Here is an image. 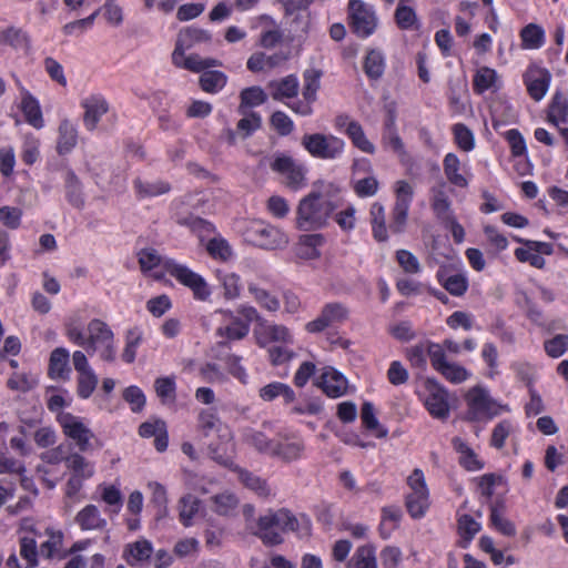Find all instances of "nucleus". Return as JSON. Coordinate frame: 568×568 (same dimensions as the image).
I'll list each match as a JSON object with an SVG mask.
<instances>
[{
    "mask_svg": "<svg viewBox=\"0 0 568 568\" xmlns=\"http://www.w3.org/2000/svg\"><path fill=\"white\" fill-rule=\"evenodd\" d=\"M317 189L302 197L296 207L295 225L301 231H316L324 227L335 210L333 202L325 197L322 189H333V184H315Z\"/></svg>",
    "mask_w": 568,
    "mask_h": 568,
    "instance_id": "1",
    "label": "nucleus"
},
{
    "mask_svg": "<svg viewBox=\"0 0 568 568\" xmlns=\"http://www.w3.org/2000/svg\"><path fill=\"white\" fill-rule=\"evenodd\" d=\"M297 529V518L290 510L282 508L276 511L268 510L260 516L253 535L258 537L265 546H277L284 541L283 532Z\"/></svg>",
    "mask_w": 568,
    "mask_h": 568,
    "instance_id": "2",
    "label": "nucleus"
},
{
    "mask_svg": "<svg viewBox=\"0 0 568 568\" xmlns=\"http://www.w3.org/2000/svg\"><path fill=\"white\" fill-rule=\"evenodd\" d=\"M88 336L84 337L89 354L99 352L101 359L113 362L115 359L114 334L109 325L99 318L89 322Z\"/></svg>",
    "mask_w": 568,
    "mask_h": 568,
    "instance_id": "3",
    "label": "nucleus"
},
{
    "mask_svg": "<svg viewBox=\"0 0 568 568\" xmlns=\"http://www.w3.org/2000/svg\"><path fill=\"white\" fill-rule=\"evenodd\" d=\"M164 270L180 284L190 288L195 300L207 301L210 298L212 292L207 282L186 265L178 263L172 258H166Z\"/></svg>",
    "mask_w": 568,
    "mask_h": 568,
    "instance_id": "4",
    "label": "nucleus"
},
{
    "mask_svg": "<svg viewBox=\"0 0 568 568\" xmlns=\"http://www.w3.org/2000/svg\"><path fill=\"white\" fill-rule=\"evenodd\" d=\"M348 19L352 31L359 38L372 36L378 26L373 6L362 0L348 1Z\"/></svg>",
    "mask_w": 568,
    "mask_h": 568,
    "instance_id": "5",
    "label": "nucleus"
},
{
    "mask_svg": "<svg viewBox=\"0 0 568 568\" xmlns=\"http://www.w3.org/2000/svg\"><path fill=\"white\" fill-rule=\"evenodd\" d=\"M302 145L314 158L334 160L343 153L345 142L332 134L313 133L302 138Z\"/></svg>",
    "mask_w": 568,
    "mask_h": 568,
    "instance_id": "6",
    "label": "nucleus"
},
{
    "mask_svg": "<svg viewBox=\"0 0 568 568\" xmlns=\"http://www.w3.org/2000/svg\"><path fill=\"white\" fill-rule=\"evenodd\" d=\"M67 469L71 473L65 485V497L75 498L83 487V483L94 475V464L80 453H71L67 456Z\"/></svg>",
    "mask_w": 568,
    "mask_h": 568,
    "instance_id": "7",
    "label": "nucleus"
},
{
    "mask_svg": "<svg viewBox=\"0 0 568 568\" xmlns=\"http://www.w3.org/2000/svg\"><path fill=\"white\" fill-rule=\"evenodd\" d=\"M244 234L248 242L265 250L281 248L288 243L281 230L263 222L251 223Z\"/></svg>",
    "mask_w": 568,
    "mask_h": 568,
    "instance_id": "8",
    "label": "nucleus"
},
{
    "mask_svg": "<svg viewBox=\"0 0 568 568\" xmlns=\"http://www.w3.org/2000/svg\"><path fill=\"white\" fill-rule=\"evenodd\" d=\"M407 484L412 489L406 497L407 510L413 518H420L429 507V494L423 471L414 469L407 478Z\"/></svg>",
    "mask_w": 568,
    "mask_h": 568,
    "instance_id": "9",
    "label": "nucleus"
},
{
    "mask_svg": "<svg viewBox=\"0 0 568 568\" xmlns=\"http://www.w3.org/2000/svg\"><path fill=\"white\" fill-rule=\"evenodd\" d=\"M209 452L216 463L231 468L237 474L239 480L248 489L255 491L261 497H267L271 495V488L268 487L265 479L260 476L243 469L236 466L231 457L224 456L219 452L217 447H214L212 444L209 445Z\"/></svg>",
    "mask_w": 568,
    "mask_h": 568,
    "instance_id": "10",
    "label": "nucleus"
},
{
    "mask_svg": "<svg viewBox=\"0 0 568 568\" xmlns=\"http://www.w3.org/2000/svg\"><path fill=\"white\" fill-rule=\"evenodd\" d=\"M58 422L63 434L74 442L80 452L92 449V439L95 438L94 434L80 417L71 413H61L58 416Z\"/></svg>",
    "mask_w": 568,
    "mask_h": 568,
    "instance_id": "11",
    "label": "nucleus"
},
{
    "mask_svg": "<svg viewBox=\"0 0 568 568\" xmlns=\"http://www.w3.org/2000/svg\"><path fill=\"white\" fill-rule=\"evenodd\" d=\"M349 317L348 307L339 302L325 304L318 316L305 325L308 333H321L329 327H337L345 323Z\"/></svg>",
    "mask_w": 568,
    "mask_h": 568,
    "instance_id": "12",
    "label": "nucleus"
},
{
    "mask_svg": "<svg viewBox=\"0 0 568 568\" xmlns=\"http://www.w3.org/2000/svg\"><path fill=\"white\" fill-rule=\"evenodd\" d=\"M271 169L285 176V185L298 191L306 186V169L304 165L294 161L293 158L285 154H277L271 163Z\"/></svg>",
    "mask_w": 568,
    "mask_h": 568,
    "instance_id": "13",
    "label": "nucleus"
},
{
    "mask_svg": "<svg viewBox=\"0 0 568 568\" xmlns=\"http://www.w3.org/2000/svg\"><path fill=\"white\" fill-rule=\"evenodd\" d=\"M468 412L473 419L493 418L497 408L486 390L474 387L467 394Z\"/></svg>",
    "mask_w": 568,
    "mask_h": 568,
    "instance_id": "14",
    "label": "nucleus"
},
{
    "mask_svg": "<svg viewBox=\"0 0 568 568\" xmlns=\"http://www.w3.org/2000/svg\"><path fill=\"white\" fill-rule=\"evenodd\" d=\"M551 80L550 72L537 65H530L525 74L524 82L531 99L540 101L548 91Z\"/></svg>",
    "mask_w": 568,
    "mask_h": 568,
    "instance_id": "15",
    "label": "nucleus"
},
{
    "mask_svg": "<svg viewBox=\"0 0 568 568\" xmlns=\"http://www.w3.org/2000/svg\"><path fill=\"white\" fill-rule=\"evenodd\" d=\"M196 430L201 438L216 435L222 440L231 439V433L213 409H202L197 416Z\"/></svg>",
    "mask_w": 568,
    "mask_h": 568,
    "instance_id": "16",
    "label": "nucleus"
},
{
    "mask_svg": "<svg viewBox=\"0 0 568 568\" xmlns=\"http://www.w3.org/2000/svg\"><path fill=\"white\" fill-rule=\"evenodd\" d=\"M270 281L268 275H258L256 280L247 282V291L262 308L268 312H277L281 307L280 300L264 286Z\"/></svg>",
    "mask_w": 568,
    "mask_h": 568,
    "instance_id": "17",
    "label": "nucleus"
},
{
    "mask_svg": "<svg viewBox=\"0 0 568 568\" xmlns=\"http://www.w3.org/2000/svg\"><path fill=\"white\" fill-rule=\"evenodd\" d=\"M81 106L84 109L83 124L88 131H94L101 118L109 111V103L102 94L87 97Z\"/></svg>",
    "mask_w": 568,
    "mask_h": 568,
    "instance_id": "18",
    "label": "nucleus"
},
{
    "mask_svg": "<svg viewBox=\"0 0 568 568\" xmlns=\"http://www.w3.org/2000/svg\"><path fill=\"white\" fill-rule=\"evenodd\" d=\"M425 406L433 417L438 419L447 418L449 415L447 390L437 383H428Z\"/></svg>",
    "mask_w": 568,
    "mask_h": 568,
    "instance_id": "19",
    "label": "nucleus"
},
{
    "mask_svg": "<svg viewBox=\"0 0 568 568\" xmlns=\"http://www.w3.org/2000/svg\"><path fill=\"white\" fill-rule=\"evenodd\" d=\"M305 448V442L302 437L297 435L283 436L275 443L272 456L285 463H292L303 457Z\"/></svg>",
    "mask_w": 568,
    "mask_h": 568,
    "instance_id": "20",
    "label": "nucleus"
},
{
    "mask_svg": "<svg viewBox=\"0 0 568 568\" xmlns=\"http://www.w3.org/2000/svg\"><path fill=\"white\" fill-rule=\"evenodd\" d=\"M317 386L321 387L328 397L338 398L346 394L348 384L342 373L333 367H325Z\"/></svg>",
    "mask_w": 568,
    "mask_h": 568,
    "instance_id": "21",
    "label": "nucleus"
},
{
    "mask_svg": "<svg viewBox=\"0 0 568 568\" xmlns=\"http://www.w3.org/2000/svg\"><path fill=\"white\" fill-rule=\"evenodd\" d=\"M273 100L283 101L297 95L300 82L296 75L290 74L280 80H272L266 85Z\"/></svg>",
    "mask_w": 568,
    "mask_h": 568,
    "instance_id": "22",
    "label": "nucleus"
},
{
    "mask_svg": "<svg viewBox=\"0 0 568 568\" xmlns=\"http://www.w3.org/2000/svg\"><path fill=\"white\" fill-rule=\"evenodd\" d=\"M256 342L264 347L271 342L292 343V335L288 328L281 324L261 323L260 329L255 331Z\"/></svg>",
    "mask_w": 568,
    "mask_h": 568,
    "instance_id": "23",
    "label": "nucleus"
},
{
    "mask_svg": "<svg viewBox=\"0 0 568 568\" xmlns=\"http://www.w3.org/2000/svg\"><path fill=\"white\" fill-rule=\"evenodd\" d=\"M430 206L436 217L443 223L455 216L452 211V202L445 191V184L434 186L430 190Z\"/></svg>",
    "mask_w": 568,
    "mask_h": 568,
    "instance_id": "24",
    "label": "nucleus"
},
{
    "mask_svg": "<svg viewBox=\"0 0 568 568\" xmlns=\"http://www.w3.org/2000/svg\"><path fill=\"white\" fill-rule=\"evenodd\" d=\"M78 143V129L68 119L60 122L58 128L57 152L60 155L70 153Z\"/></svg>",
    "mask_w": 568,
    "mask_h": 568,
    "instance_id": "25",
    "label": "nucleus"
},
{
    "mask_svg": "<svg viewBox=\"0 0 568 568\" xmlns=\"http://www.w3.org/2000/svg\"><path fill=\"white\" fill-rule=\"evenodd\" d=\"M75 523L82 530H103L106 520L101 516L95 505H87L75 516Z\"/></svg>",
    "mask_w": 568,
    "mask_h": 568,
    "instance_id": "26",
    "label": "nucleus"
},
{
    "mask_svg": "<svg viewBox=\"0 0 568 568\" xmlns=\"http://www.w3.org/2000/svg\"><path fill=\"white\" fill-rule=\"evenodd\" d=\"M437 280L454 296H463L468 290V280L460 273L449 274L446 270H439L437 272Z\"/></svg>",
    "mask_w": 568,
    "mask_h": 568,
    "instance_id": "27",
    "label": "nucleus"
},
{
    "mask_svg": "<svg viewBox=\"0 0 568 568\" xmlns=\"http://www.w3.org/2000/svg\"><path fill=\"white\" fill-rule=\"evenodd\" d=\"M21 110L24 114L26 121L36 129L44 126L42 111L38 100L28 91L22 93Z\"/></svg>",
    "mask_w": 568,
    "mask_h": 568,
    "instance_id": "28",
    "label": "nucleus"
},
{
    "mask_svg": "<svg viewBox=\"0 0 568 568\" xmlns=\"http://www.w3.org/2000/svg\"><path fill=\"white\" fill-rule=\"evenodd\" d=\"M65 197L75 209L82 210L85 205V196L82 184L73 171H68L64 180Z\"/></svg>",
    "mask_w": 568,
    "mask_h": 568,
    "instance_id": "29",
    "label": "nucleus"
},
{
    "mask_svg": "<svg viewBox=\"0 0 568 568\" xmlns=\"http://www.w3.org/2000/svg\"><path fill=\"white\" fill-rule=\"evenodd\" d=\"M548 121L556 126L560 124H568V98L561 93L556 92L548 106Z\"/></svg>",
    "mask_w": 568,
    "mask_h": 568,
    "instance_id": "30",
    "label": "nucleus"
},
{
    "mask_svg": "<svg viewBox=\"0 0 568 568\" xmlns=\"http://www.w3.org/2000/svg\"><path fill=\"white\" fill-rule=\"evenodd\" d=\"M69 352L63 347L52 351L49 362V375L52 378H68L70 374Z\"/></svg>",
    "mask_w": 568,
    "mask_h": 568,
    "instance_id": "31",
    "label": "nucleus"
},
{
    "mask_svg": "<svg viewBox=\"0 0 568 568\" xmlns=\"http://www.w3.org/2000/svg\"><path fill=\"white\" fill-rule=\"evenodd\" d=\"M133 187L139 199L159 196L169 193L171 190L170 183L165 181L156 180L153 182H146L140 178H136L133 181Z\"/></svg>",
    "mask_w": 568,
    "mask_h": 568,
    "instance_id": "32",
    "label": "nucleus"
},
{
    "mask_svg": "<svg viewBox=\"0 0 568 568\" xmlns=\"http://www.w3.org/2000/svg\"><path fill=\"white\" fill-rule=\"evenodd\" d=\"M241 103L239 105V112L242 115L247 114L250 108L258 106L266 102L267 94L265 91L257 85L246 88L240 93Z\"/></svg>",
    "mask_w": 568,
    "mask_h": 568,
    "instance_id": "33",
    "label": "nucleus"
},
{
    "mask_svg": "<svg viewBox=\"0 0 568 568\" xmlns=\"http://www.w3.org/2000/svg\"><path fill=\"white\" fill-rule=\"evenodd\" d=\"M453 446L459 453V463L467 470L475 471L484 467V463L477 458L475 452L460 438L453 439Z\"/></svg>",
    "mask_w": 568,
    "mask_h": 568,
    "instance_id": "34",
    "label": "nucleus"
},
{
    "mask_svg": "<svg viewBox=\"0 0 568 568\" xmlns=\"http://www.w3.org/2000/svg\"><path fill=\"white\" fill-rule=\"evenodd\" d=\"M443 165L444 173L452 184L458 187H466L468 185L467 179L460 173V161L456 154H446Z\"/></svg>",
    "mask_w": 568,
    "mask_h": 568,
    "instance_id": "35",
    "label": "nucleus"
},
{
    "mask_svg": "<svg viewBox=\"0 0 568 568\" xmlns=\"http://www.w3.org/2000/svg\"><path fill=\"white\" fill-rule=\"evenodd\" d=\"M286 60V57L281 53L266 55L263 52L252 54L247 60V69L252 72L263 71L265 68L273 69Z\"/></svg>",
    "mask_w": 568,
    "mask_h": 568,
    "instance_id": "36",
    "label": "nucleus"
},
{
    "mask_svg": "<svg viewBox=\"0 0 568 568\" xmlns=\"http://www.w3.org/2000/svg\"><path fill=\"white\" fill-rule=\"evenodd\" d=\"M361 419L364 427L374 432L377 438H385L388 434V430L382 426L375 415V407L371 402H365L361 408Z\"/></svg>",
    "mask_w": 568,
    "mask_h": 568,
    "instance_id": "37",
    "label": "nucleus"
},
{
    "mask_svg": "<svg viewBox=\"0 0 568 568\" xmlns=\"http://www.w3.org/2000/svg\"><path fill=\"white\" fill-rule=\"evenodd\" d=\"M364 71L372 80L382 78L385 71V57L379 50L372 49L367 52L364 61Z\"/></svg>",
    "mask_w": 568,
    "mask_h": 568,
    "instance_id": "38",
    "label": "nucleus"
},
{
    "mask_svg": "<svg viewBox=\"0 0 568 568\" xmlns=\"http://www.w3.org/2000/svg\"><path fill=\"white\" fill-rule=\"evenodd\" d=\"M481 529V525L469 515H462L458 518V532L460 536L459 547L467 548L476 534Z\"/></svg>",
    "mask_w": 568,
    "mask_h": 568,
    "instance_id": "39",
    "label": "nucleus"
},
{
    "mask_svg": "<svg viewBox=\"0 0 568 568\" xmlns=\"http://www.w3.org/2000/svg\"><path fill=\"white\" fill-rule=\"evenodd\" d=\"M227 82L225 73L215 70H205L200 79L199 83L203 91L207 93H216L222 90Z\"/></svg>",
    "mask_w": 568,
    "mask_h": 568,
    "instance_id": "40",
    "label": "nucleus"
},
{
    "mask_svg": "<svg viewBox=\"0 0 568 568\" xmlns=\"http://www.w3.org/2000/svg\"><path fill=\"white\" fill-rule=\"evenodd\" d=\"M154 389L161 403L174 404L176 400V384L173 376L159 377L154 382Z\"/></svg>",
    "mask_w": 568,
    "mask_h": 568,
    "instance_id": "41",
    "label": "nucleus"
},
{
    "mask_svg": "<svg viewBox=\"0 0 568 568\" xmlns=\"http://www.w3.org/2000/svg\"><path fill=\"white\" fill-rule=\"evenodd\" d=\"M321 77L322 71L317 69H307L304 71L302 95L305 100H317V92L321 88Z\"/></svg>",
    "mask_w": 568,
    "mask_h": 568,
    "instance_id": "42",
    "label": "nucleus"
},
{
    "mask_svg": "<svg viewBox=\"0 0 568 568\" xmlns=\"http://www.w3.org/2000/svg\"><path fill=\"white\" fill-rule=\"evenodd\" d=\"M352 568H377L376 549L373 545L359 546L351 560Z\"/></svg>",
    "mask_w": 568,
    "mask_h": 568,
    "instance_id": "43",
    "label": "nucleus"
},
{
    "mask_svg": "<svg viewBox=\"0 0 568 568\" xmlns=\"http://www.w3.org/2000/svg\"><path fill=\"white\" fill-rule=\"evenodd\" d=\"M346 134L351 139L354 146H356L362 152L374 154L375 146L374 144L366 138L363 126L359 122L351 123L349 128H346Z\"/></svg>",
    "mask_w": 568,
    "mask_h": 568,
    "instance_id": "44",
    "label": "nucleus"
},
{
    "mask_svg": "<svg viewBox=\"0 0 568 568\" xmlns=\"http://www.w3.org/2000/svg\"><path fill=\"white\" fill-rule=\"evenodd\" d=\"M211 499L214 504L213 510L221 516H227L233 513L240 503L236 495L229 490L214 495Z\"/></svg>",
    "mask_w": 568,
    "mask_h": 568,
    "instance_id": "45",
    "label": "nucleus"
},
{
    "mask_svg": "<svg viewBox=\"0 0 568 568\" xmlns=\"http://www.w3.org/2000/svg\"><path fill=\"white\" fill-rule=\"evenodd\" d=\"M244 442L257 452L272 456L275 443L268 439L262 432L247 429L243 435Z\"/></svg>",
    "mask_w": 568,
    "mask_h": 568,
    "instance_id": "46",
    "label": "nucleus"
},
{
    "mask_svg": "<svg viewBox=\"0 0 568 568\" xmlns=\"http://www.w3.org/2000/svg\"><path fill=\"white\" fill-rule=\"evenodd\" d=\"M45 535L48 536V539L41 544L40 552L47 558H52L62 549L63 534L60 530L47 528Z\"/></svg>",
    "mask_w": 568,
    "mask_h": 568,
    "instance_id": "47",
    "label": "nucleus"
},
{
    "mask_svg": "<svg viewBox=\"0 0 568 568\" xmlns=\"http://www.w3.org/2000/svg\"><path fill=\"white\" fill-rule=\"evenodd\" d=\"M520 37L524 48L538 49L544 43L545 33L541 27L530 23L521 30Z\"/></svg>",
    "mask_w": 568,
    "mask_h": 568,
    "instance_id": "48",
    "label": "nucleus"
},
{
    "mask_svg": "<svg viewBox=\"0 0 568 568\" xmlns=\"http://www.w3.org/2000/svg\"><path fill=\"white\" fill-rule=\"evenodd\" d=\"M206 251L211 257L221 261H227L232 257V248L226 240L214 236L206 243Z\"/></svg>",
    "mask_w": 568,
    "mask_h": 568,
    "instance_id": "49",
    "label": "nucleus"
},
{
    "mask_svg": "<svg viewBox=\"0 0 568 568\" xmlns=\"http://www.w3.org/2000/svg\"><path fill=\"white\" fill-rule=\"evenodd\" d=\"M142 342V332L138 328H131L128 331L125 338V346L122 352V359L131 364L135 361L136 349Z\"/></svg>",
    "mask_w": 568,
    "mask_h": 568,
    "instance_id": "50",
    "label": "nucleus"
},
{
    "mask_svg": "<svg viewBox=\"0 0 568 568\" xmlns=\"http://www.w3.org/2000/svg\"><path fill=\"white\" fill-rule=\"evenodd\" d=\"M219 280L224 288V297L226 300L237 298L241 294V278L236 273H219Z\"/></svg>",
    "mask_w": 568,
    "mask_h": 568,
    "instance_id": "51",
    "label": "nucleus"
},
{
    "mask_svg": "<svg viewBox=\"0 0 568 568\" xmlns=\"http://www.w3.org/2000/svg\"><path fill=\"white\" fill-rule=\"evenodd\" d=\"M38 385V378L27 373H14L7 382V386L12 390L27 393Z\"/></svg>",
    "mask_w": 568,
    "mask_h": 568,
    "instance_id": "52",
    "label": "nucleus"
},
{
    "mask_svg": "<svg viewBox=\"0 0 568 568\" xmlns=\"http://www.w3.org/2000/svg\"><path fill=\"white\" fill-rule=\"evenodd\" d=\"M20 556L27 561L29 567L38 566V544L34 537L22 536L19 540Z\"/></svg>",
    "mask_w": 568,
    "mask_h": 568,
    "instance_id": "53",
    "label": "nucleus"
},
{
    "mask_svg": "<svg viewBox=\"0 0 568 568\" xmlns=\"http://www.w3.org/2000/svg\"><path fill=\"white\" fill-rule=\"evenodd\" d=\"M453 134L458 148L465 152H469L475 148V139L473 132L463 123L453 126Z\"/></svg>",
    "mask_w": 568,
    "mask_h": 568,
    "instance_id": "54",
    "label": "nucleus"
},
{
    "mask_svg": "<svg viewBox=\"0 0 568 568\" xmlns=\"http://www.w3.org/2000/svg\"><path fill=\"white\" fill-rule=\"evenodd\" d=\"M178 39L186 44V48L193 47L195 43L207 42L211 40V34L200 28H185L178 34Z\"/></svg>",
    "mask_w": 568,
    "mask_h": 568,
    "instance_id": "55",
    "label": "nucleus"
},
{
    "mask_svg": "<svg viewBox=\"0 0 568 568\" xmlns=\"http://www.w3.org/2000/svg\"><path fill=\"white\" fill-rule=\"evenodd\" d=\"M97 385L98 376L92 369L80 373L78 376V395L84 399L89 398L95 390Z\"/></svg>",
    "mask_w": 568,
    "mask_h": 568,
    "instance_id": "56",
    "label": "nucleus"
},
{
    "mask_svg": "<svg viewBox=\"0 0 568 568\" xmlns=\"http://www.w3.org/2000/svg\"><path fill=\"white\" fill-rule=\"evenodd\" d=\"M200 501L192 495H186L180 499V520L184 526H190L192 518L199 511Z\"/></svg>",
    "mask_w": 568,
    "mask_h": 568,
    "instance_id": "57",
    "label": "nucleus"
},
{
    "mask_svg": "<svg viewBox=\"0 0 568 568\" xmlns=\"http://www.w3.org/2000/svg\"><path fill=\"white\" fill-rule=\"evenodd\" d=\"M222 62L217 59L206 58L203 59L199 54L187 55L184 60V69L192 72H204L206 69L213 67H221Z\"/></svg>",
    "mask_w": 568,
    "mask_h": 568,
    "instance_id": "58",
    "label": "nucleus"
},
{
    "mask_svg": "<svg viewBox=\"0 0 568 568\" xmlns=\"http://www.w3.org/2000/svg\"><path fill=\"white\" fill-rule=\"evenodd\" d=\"M221 336H225L232 341L244 338L250 332V325L244 323L243 320L235 318L230 325L220 327L217 329Z\"/></svg>",
    "mask_w": 568,
    "mask_h": 568,
    "instance_id": "59",
    "label": "nucleus"
},
{
    "mask_svg": "<svg viewBox=\"0 0 568 568\" xmlns=\"http://www.w3.org/2000/svg\"><path fill=\"white\" fill-rule=\"evenodd\" d=\"M2 36L4 41L16 49H23L28 51L31 47L28 33L21 29L9 28L3 31Z\"/></svg>",
    "mask_w": 568,
    "mask_h": 568,
    "instance_id": "60",
    "label": "nucleus"
},
{
    "mask_svg": "<svg viewBox=\"0 0 568 568\" xmlns=\"http://www.w3.org/2000/svg\"><path fill=\"white\" fill-rule=\"evenodd\" d=\"M495 80V70L487 67L480 68L474 77V90L477 93H483L494 85Z\"/></svg>",
    "mask_w": 568,
    "mask_h": 568,
    "instance_id": "61",
    "label": "nucleus"
},
{
    "mask_svg": "<svg viewBox=\"0 0 568 568\" xmlns=\"http://www.w3.org/2000/svg\"><path fill=\"white\" fill-rule=\"evenodd\" d=\"M382 144L385 149L396 153L402 160L407 155L404 142L397 131H383Z\"/></svg>",
    "mask_w": 568,
    "mask_h": 568,
    "instance_id": "62",
    "label": "nucleus"
},
{
    "mask_svg": "<svg viewBox=\"0 0 568 568\" xmlns=\"http://www.w3.org/2000/svg\"><path fill=\"white\" fill-rule=\"evenodd\" d=\"M39 146L40 141L32 134H28L24 136L23 145H22V161L32 165L39 158Z\"/></svg>",
    "mask_w": 568,
    "mask_h": 568,
    "instance_id": "63",
    "label": "nucleus"
},
{
    "mask_svg": "<svg viewBox=\"0 0 568 568\" xmlns=\"http://www.w3.org/2000/svg\"><path fill=\"white\" fill-rule=\"evenodd\" d=\"M395 21L398 28L403 30L412 29L417 22V17L413 8L398 4L395 10Z\"/></svg>",
    "mask_w": 568,
    "mask_h": 568,
    "instance_id": "64",
    "label": "nucleus"
}]
</instances>
